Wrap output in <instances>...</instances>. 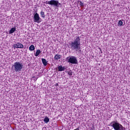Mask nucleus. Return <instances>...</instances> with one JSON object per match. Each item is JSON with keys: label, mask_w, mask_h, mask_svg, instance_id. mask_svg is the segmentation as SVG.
Returning <instances> with one entry per match:
<instances>
[{"label": "nucleus", "mask_w": 130, "mask_h": 130, "mask_svg": "<svg viewBox=\"0 0 130 130\" xmlns=\"http://www.w3.org/2000/svg\"><path fill=\"white\" fill-rule=\"evenodd\" d=\"M124 23H125V22H124Z\"/></svg>", "instance_id": "20"}, {"label": "nucleus", "mask_w": 130, "mask_h": 130, "mask_svg": "<svg viewBox=\"0 0 130 130\" xmlns=\"http://www.w3.org/2000/svg\"><path fill=\"white\" fill-rule=\"evenodd\" d=\"M40 14H41L42 18H45V14L44 13V12L41 11Z\"/></svg>", "instance_id": "16"}, {"label": "nucleus", "mask_w": 130, "mask_h": 130, "mask_svg": "<svg viewBox=\"0 0 130 130\" xmlns=\"http://www.w3.org/2000/svg\"><path fill=\"white\" fill-rule=\"evenodd\" d=\"M46 4L47 5H50L51 6H54V7H58L60 4L58 2V1L51 0L50 1H46Z\"/></svg>", "instance_id": "5"}, {"label": "nucleus", "mask_w": 130, "mask_h": 130, "mask_svg": "<svg viewBox=\"0 0 130 130\" xmlns=\"http://www.w3.org/2000/svg\"><path fill=\"white\" fill-rule=\"evenodd\" d=\"M54 58L55 59V60H58V59H60V58H61V55L56 54L55 55Z\"/></svg>", "instance_id": "9"}, {"label": "nucleus", "mask_w": 130, "mask_h": 130, "mask_svg": "<svg viewBox=\"0 0 130 130\" xmlns=\"http://www.w3.org/2000/svg\"><path fill=\"white\" fill-rule=\"evenodd\" d=\"M80 40H81L80 37H76L74 38V41H72L70 43L71 49L76 50V51H78V52H81V51H82L81 47H80V45L81 44Z\"/></svg>", "instance_id": "1"}, {"label": "nucleus", "mask_w": 130, "mask_h": 130, "mask_svg": "<svg viewBox=\"0 0 130 130\" xmlns=\"http://www.w3.org/2000/svg\"><path fill=\"white\" fill-rule=\"evenodd\" d=\"M55 86H56V87H58V83H56V84H55Z\"/></svg>", "instance_id": "19"}, {"label": "nucleus", "mask_w": 130, "mask_h": 130, "mask_svg": "<svg viewBox=\"0 0 130 130\" xmlns=\"http://www.w3.org/2000/svg\"><path fill=\"white\" fill-rule=\"evenodd\" d=\"M42 61L43 62V64L45 66V67H46V66H47V60H46V59H45V58H42Z\"/></svg>", "instance_id": "10"}, {"label": "nucleus", "mask_w": 130, "mask_h": 130, "mask_svg": "<svg viewBox=\"0 0 130 130\" xmlns=\"http://www.w3.org/2000/svg\"><path fill=\"white\" fill-rule=\"evenodd\" d=\"M68 75H69V76H72L73 75V72H72V71H70L68 72Z\"/></svg>", "instance_id": "17"}, {"label": "nucleus", "mask_w": 130, "mask_h": 130, "mask_svg": "<svg viewBox=\"0 0 130 130\" xmlns=\"http://www.w3.org/2000/svg\"><path fill=\"white\" fill-rule=\"evenodd\" d=\"M41 53V51L40 50H37L36 54H35V56H38L39 54Z\"/></svg>", "instance_id": "13"}, {"label": "nucleus", "mask_w": 130, "mask_h": 130, "mask_svg": "<svg viewBox=\"0 0 130 130\" xmlns=\"http://www.w3.org/2000/svg\"><path fill=\"white\" fill-rule=\"evenodd\" d=\"M66 61L69 63H72L73 64H77L78 63V60L77 57L74 56H70L66 58Z\"/></svg>", "instance_id": "4"}, {"label": "nucleus", "mask_w": 130, "mask_h": 130, "mask_svg": "<svg viewBox=\"0 0 130 130\" xmlns=\"http://www.w3.org/2000/svg\"><path fill=\"white\" fill-rule=\"evenodd\" d=\"M13 47L14 49H16V48H23L24 45L20 43H17L16 44L13 45Z\"/></svg>", "instance_id": "7"}, {"label": "nucleus", "mask_w": 130, "mask_h": 130, "mask_svg": "<svg viewBox=\"0 0 130 130\" xmlns=\"http://www.w3.org/2000/svg\"><path fill=\"white\" fill-rule=\"evenodd\" d=\"M34 22L35 23H41V18L39 16V14L36 13L34 16Z\"/></svg>", "instance_id": "6"}, {"label": "nucleus", "mask_w": 130, "mask_h": 130, "mask_svg": "<svg viewBox=\"0 0 130 130\" xmlns=\"http://www.w3.org/2000/svg\"><path fill=\"white\" fill-rule=\"evenodd\" d=\"M123 21H124V20H121L118 22V26H123V22H122Z\"/></svg>", "instance_id": "14"}, {"label": "nucleus", "mask_w": 130, "mask_h": 130, "mask_svg": "<svg viewBox=\"0 0 130 130\" xmlns=\"http://www.w3.org/2000/svg\"><path fill=\"white\" fill-rule=\"evenodd\" d=\"M15 31H16V27H13L10 30L9 33H14Z\"/></svg>", "instance_id": "15"}, {"label": "nucleus", "mask_w": 130, "mask_h": 130, "mask_svg": "<svg viewBox=\"0 0 130 130\" xmlns=\"http://www.w3.org/2000/svg\"><path fill=\"white\" fill-rule=\"evenodd\" d=\"M29 50L30 51H33V50H35V47L33 45H31L29 47Z\"/></svg>", "instance_id": "11"}, {"label": "nucleus", "mask_w": 130, "mask_h": 130, "mask_svg": "<svg viewBox=\"0 0 130 130\" xmlns=\"http://www.w3.org/2000/svg\"><path fill=\"white\" fill-rule=\"evenodd\" d=\"M111 126L113 127L114 130H124L125 128L122 126L120 123L113 121L111 123Z\"/></svg>", "instance_id": "3"}, {"label": "nucleus", "mask_w": 130, "mask_h": 130, "mask_svg": "<svg viewBox=\"0 0 130 130\" xmlns=\"http://www.w3.org/2000/svg\"><path fill=\"white\" fill-rule=\"evenodd\" d=\"M80 7H84V3H83L82 2H80Z\"/></svg>", "instance_id": "18"}, {"label": "nucleus", "mask_w": 130, "mask_h": 130, "mask_svg": "<svg viewBox=\"0 0 130 130\" xmlns=\"http://www.w3.org/2000/svg\"><path fill=\"white\" fill-rule=\"evenodd\" d=\"M66 68L61 66H58V70L59 72H63Z\"/></svg>", "instance_id": "8"}, {"label": "nucleus", "mask_w": 130, "mask_h": 130, "mask_svg": "<svg viewBox=\"0 0 130 130\" xmlns=\"http://www.w3.org/2000/svg\"><path fill=\"white\" fill-rule=\"evenodd\" d=\"M23 67H24L23 63L18 61L14 62L12 65V68L14 72H21V71H22Z\"/></svg>", "instance_id": "2"}, {"label": "nucleus", "mask_w": 130, "mask_h": 130, "mask_svg": "<svg viewBox=\"0 0 130 130\" xmlns=\"http://www.w3.org/2000/svg\"><path fill=\"white\" fill-rule=\"evenodd\" d=\"M44 121L45 123H48V122H49V118H48V117H45Z\"/></svg>", "instance_id": "12"}]
</instances>
